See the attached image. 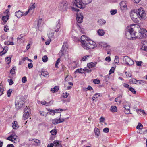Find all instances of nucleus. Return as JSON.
Returning a JSON list of instances; mask_svg holds the SVG:
<instances>
[{
	"label": "nucleus",
	"mask_w": 147,
	"mask_h": 147,
	"mask_svg": "<svg viewBox=\"0 0 147 147\" xmlns=\"http://www.w3.org/2000/svg\"><path fill=\"white\" fill-rule=\"evenodd\" d=\"M105 60L108 62H110L111 60L110 57L109 56H108L105 58Z\"/></svg>",
	"instance_id": "64"
},
{
	"label": "nucleus",
	"mask_w": 147,
	"mask_h": 147,
	"mask_svg": "<svg viewBox=\"0 0 147 147\" xmlns=\"http://www.w3.org/2000/svg\"><path fill=\"white\" fill-rule=\"evenodd\" d=\"M100 82V81L99 79H95L94 80L93 82L95 84H98Z\"/></svg>",
	"instance_id": "51"
},
{
	"label": "nucleus",
	"mask_w": 147,
	"mask_h": 147,
	"mask_svg": "<svg viewBox=\"0 0 147 147\" xmlns=\"http://www.w3.org/2000/svg\"><path fill=\"white\" fill-rule=\"evenodd\" d=\"M24 104V101L21 99H19V100H16L15 102L16 108L18 109L22 107Z\"/></svg>",
	"instance_id": "10"
},
{
	"label": "nucleus",
	"mask_w": 147,
	"mask_h": 147,
	"mask_svg": "<svg viewBox=\"0 0 147 147\" xmlns=\"http://www.w3.org/2000/svg\"><path fill=\"white\" fill-rule=\"evenodd\" d=\"M110 13L111 15H113L117 13V10L116 9L111 10L110 11Z\"/></svg>",
	"instance_id": "44"
},
{
	"label": "nucleus",
	"mask_w": 147,
	"mask_h": 147,
	"mask_svg": "<svg viewBox=\"0 0 147 147\" xmlns=\"http://www.w3.org/2000/svg\"><path fill=\"white\" fill-rule=\"evenodd\" d=\"M92 0H74L73 5L83 9L85 7V5L88 4L91 2Z\"/></svg>",
	"instance_id": "3"
},
{
	"label": "nucleus",
	"mask_w": 147,
	"mask_h": 147,
	"mask_svg": "<svg viewBox=\"0 0 147 147\" xmlns=\"http://www.w3.org/2000/svg\"><path fill=\"white\" fill-rule=\"evenodd\" d=\"M83 18V17L82 13H79L77 15L76 20L78 23H82Z\"/></svg>",
	"instance_id": "12"
},
{
	"label": "nucleus",
	"mask_w": 147,
	"mask_h": 147,
	"mask_svg": "<svg viewBox=\"0 0 147 147\" xmlns=\"http://www.w3.org/2000/svg\"><path fill=\"white\" fill-rule=\"evenodd\" d=\"M56 23V26L54 28L55 31L56 32H58L59 30L61 25L60 19H59L57 21Z\"/></svg>",
	"instance_id": "13"
},
{
	"label": "nucleus",
	"mask_w": 147,
	"mask_h": 147,
	"mask_svg": "<svg viewBox=\"0 0 147 147\" xmlns=\"http://www.w3.org/2000/svg\"><path fill=\"white\" fill-rule=\"evenodd\" d=\"M135 62L136 63V65L138 66H141L142 63V61H135Z\"/></svg>",
	"instance_id": "57"
},
{
	"label": "nucleus",
	"mask_w": 147,
	"mask_h": 147,
	"mask_svg": "<svg viewBox=\"0 0 147 147\" xmlns=\"http://www.w3.org/2000/svg\"><path fill=\"white\" fill-rule=\"evenodd\" d=\"M77 73H79L81 74L83 73H84L83 72V69H82V68H80L76 69L74 72V73L76 74Z\"/></svg>",
	"instance_id": "27"
},
{
	"label": "nucleus",
	"mask_w": 147,
	"mask_h": 147,
	"mask_svg": "<svg viewBox=\"0 0 147 147\" xmlns=\"http://www.w3.org/2000/svg\"><path fill=\"white\" fill-rule=\"evenodd\" d=\"M25 35L24 34H22L20 36H19L17 38V39L18 41L19 40L22 39V38Z\"/></svg>",
	"instance_id": "50"
},
{
	"label": "nucleus",
	"mask_w": 147,
	"mask_h": 147,
	"mask_svg": "<svg viewBox=\"0 0 147 147\" xmlns=\"http://www.w3.org/2000/svg\"><path fill=\"white\" fill-rule=\"evenodd\" d=\"M111 111L113 112H116L117 111V108L116 106H112L111 107Z\"/></svg>",
	"instance_id": "26"
},
{
	"label": "nucleus",
	"mask_w": 147,
	"mask_h": 147,
	"mask_svg": "<svg viewBox=\"0 0 147 147\" xmlns=\"http://www.w3.org/2000/svg\"><path fill=\"white\" fill-rule=\"evenodd\" d=\"M69 94L67 92L65 93H63L62 94V96L63 98H67Z\"/></svg>",
	"instance_id": "52"
},
{
	"label": "nucleus",
	"mask_w": 147,
	"mask_h": 147,
	"mask_svg": "<svg viewBox=\"0 0 147 147\" xmlns=\"http://www.w3.org/2000/svg\"><path fill=\"white\" fill-rule=\"evenodd\" d=\"M104 77L105 78L104 81L106 82H108L109 80L110 79L109 75L108 74L106 75Z\"/></svg>",
	"instance_id": "37"
},
{
	"label": "nucleus",
	"mask_w": 147,
	"mask_h": 147,
	"mask_svg": "<svg viewBox=\"0 0 147 147\" xmlns=\"http://www.w3.org/2000/svg\"><path fill=\"white\" fill-rule=\"evenodd\" d=\"M42 24V19H39L38 21L37 26L38 27H39Z\"/></svg>",
	"instance_id": "49"
},
{
	"label": "nucleus",
	"mask_w": 147,
	"mask_h": 147,
	"mask_svg": "<svg viewBox=\"0 0 147 147\" xmlns=\"http://www.w3.org/2000/svg\"><path fill=\"white\" fill-rule=\"evenodd\" d=\"M92 71V69L90 68L85 67L83 69V72L88 73H90Z\"/></svg>",
	"instance_id": "24"
},
{
	"label": "nucleus",
	"mask_w": 147,
	"mask_h": 147,
	"mask_svg": "<svg viewBox=\"0 0 147 147\" xmlns=\"http://www.w3.org/2000/svg\"><path fill=\"white\" fill-rule=\"evenodd\" d=\"M89 39L85 35H82L81 37V42L82 47L86 49H92L96 46V45L94 42L91 41L89 42Z\"/></svg>",
	"instance_id": "2"
},
{
	"label": "nucleus",
	"mask_w": 147,
	"mask_h": 147,
	"mask_svg": "<svg viewBox=\"0 0 147 147\" xmlns=\"http://www.w3.org/2000/svg\"><path fill=\"white\" fill-rule=\"evenodd\" d=\"M137 111L138 112V111H139L141 113H142L143 115H146V114L145 113V111L143 110H142L141 109H138L137 110Z\"/></svg>",
	"instance_id": "58"
},
{
	"label": "nucleus",
	"mask_w": 147,
	"mask_h": 147,
	"mask_svg": "<svg viewBox=\"0 0 147 147\" xmlns=\"http://www.w3.org/2000/svg\"><path fill=\"white\" fill-rule=\"evenodd\" d=\"M142 49L144 51H147V41H142Z\"/></svg>",
	"instance_id": "16"
},
{
	"label": "nucleus",
	"mask_w": 147,
	"mask_h": 147,
	"mask_svg": "<svg viewBox=\"0 0 147 147\" xmlns=\"http://www.w3.org/2000/svg\"><path fill=\"white\" fill-rule=\"evenodd\" d=\"M144 81L142 80H137L136 81V84H140L144 83Z\"/></svg>",
	"instance_id": "40"
},
{
	"label": "nucleus",
	"mask_w": 147,
	"mask_h": 147,
	"mask_svg": "<svg viewBox=\"0 0 147 147\" xmlns=\"http://www.w3.org/2000/svg\"><path fill=\"white\" fill-rule=\"evenodd\" d=\"M6 62L8 64H9L11 61V59L10 57H7L6 58Z\"/></svg>",
	"instance_id": "41"
},
{
	"label": "nucleus",
	"mask_w": 147,
	"mask_h": 147,
	"mask_svg": "<svg viewBox=\"0 0 147 147\" xmlns=\"http://www.w3.org/2000/svg\"><path fill=\"white\" fill-rule=\"evenodd\" d=\"M105 31L102 29H99L97 31V33L99 36H103L105 34Z\"/></svg>",
	"instance_id": "17"
},
{
	"label": "nucleus",
	"mask_w": 147,
	"mask_h": 147,
	"mask_svg": "<svg viewBox=\"0 0 147 147\" xmlns=\"http://www.w3.org/2000/svg\"><path fill=\"white\" fill-rule=\"evenodd\" d=\"M29 113H25L24 114L23 118L24 120L27 119L29 117Z\"/></svg>",
	"instance_id": "33"
},
{
	"label": "nucleus",
	"mask_w": 147,
	"mask_h": 147,
	"mask_svg": "<svg viewBox=\"0 0 147 147\" xmlns=\"http://www.w3.org/2000/svg\"><path fill=\"white\" fill-rule=\"evenodd\" d=\"M22 80L23 83H25L27 81L26 78L25 76L23 77L22 78Z\"/></svg>",
	"instance_id": "55"
},
{
	"label": "nucleus",
	"mask_w": 147,
	"mask_h": 147,
	"mask_svg": "<svg viewBox=\"0 0 147 147\" xmlns=\"http://www.w3.org/2000/svg\"><path fill=\"white\" fill-rule=\"evenodd\" d=\"M109 131V129L108 128L106 127L104 128L103 129V131L105 133H108Z\"/></svg>",
	"instance_id": "59"
},
{
	"label": "nucleus",
	"mask_w": 147,
	"mask_h": 147,
	"mask_svg": "<svg viewBox=\"0 0 147 147\" xmlns=\"http://www.w3.org/2000/svg\"><path fill=\"white\" fill-rule=\"evenodd\" d=\"M12 127L13 129H16L19 127V126L17 122L16 121H14L12 123Z\"/></svg>",
	"instance_id": "20"
},
{
	"label": "nucleus",
	"mask_w": 147,
	"mask_h": 147,
	"mask_svg": "<svg viewBox=\"0 0 147 147\" xmlns=\"http://www.w3.org/2000/svg\"><path fill=\"white\" fill-rule=\"evenodd\" d=\"M8 82L9 83L10 85H11L13 84L14 82L11 79H8L7 80Z\"/></svg>",
	"instance_id": "48"
},
{
	"label": "nucleus",
	"mask_w": 147,
	"mask_h": 147,
	"mask_svg": "<svg viewBox=\"0 0 147 147\" xmlns=\"http://www.w3.org/2000/svg\"><path fill=\"white\" fill-rule=\"evenodd\" d=\"M35 4H36V3H34V4L32 3L31 4L30 8L28 9L30 11L31 10H32V9H34L35 8Z\"/></svg>",
	"instance_id": "35"
},
{
	"label": "nucleus",
	"mask_w": 147,
	"mask_h": 147,
	"mask_svg": "<svg viewBox=\"0 0 147 147\" xmlns=\"http://www.w3.org/2000/svg\"><path fill=\"white\" fill-rule=\"evenodd\" d=\"M9 30L8 26L7 25H5L4 27V30L5 32H7Z\"/></svg>",
	"instance_id": "60"
},
{
	"label": "nucleus",
	"mask_w": 147,
	"mask_h": 147,
	"mask_svg": "<svg viewBox=\"0 0 147 147\" xmlns=\"http://www.w3.org/2000/svg\"><path fill=\"white\" fill-rule=\"evenodd\" d=\"M54 89V92H53V93H54L58 91L59 89V88L58 86H55L53 88H51V91H52V90Z\"/></svg>",
	"instance_id": "30"
},
{
	"label": "nucleus",
	"mask_w": 147,
	"mask_h": 147,
	"mask_svg": "<svg viewBox=\"0 0 147 147\" xmlns=\"http://www.w3.org/2000/svg\"><path fill=\"white\" fill-rule=\"evenodd\" d=\"M97 62H90L87 63V66L88 68H91L95 67L96 65L97 64Z\"/></svg>",
	"instance_id": "14"
},
{
	"label": "nucleus",
	"mask_w": 147,
	"mask_h": 147,
	"mask_svg": "<svg viewBox=\"0 0 147 147\" xmlns=\"http://www.w3.org/2000/svg\"><path fill=\"white\" fill-rule=\"evenodd\" d=\"M16 67H13L10 70V73L12 74H14L15 73V70H16Z\"/></svg>",
	"instance_id": "34"
},
{
	"label": "nucleus",
	"mask_w": 147,
	"mask_h": 147,
	"mask_svg": "<svg viewBox=\"0 0 147 147\" xmlns=\"http://www.w3.org/2000/svg\"><path fill=\"white\" fill-rule=\"evenodd\" d=\"M9 17V16L8 14L6 15V16H3L2 18L3 20L5 22H6L8 19Z\"/></svg>",
	"instance_id": "29"
},
{
	"label": "nucleus",
	"mask_w": 147,
	"mask_h": 147,
	"mask_svg": "<svg viewBox=\"0 0 147 147\" xmlns=\"http://www.w3.org/2000/svg\"><path fill=\"white\" fill-rule=\"evenodd\" d=\"M119 58L117 56H116L115 59V62L116 63H118L119 62Z\"/></svg>",
	"instance_id": "43"
},
{
	"label": "nucleus",
	"mask_w": 147,
	"mask_h": 147,
	"mask_svg": "<svg viewBox=\"0 0 147 147\" xmlns=\"http://www.w3.org/2000/svg\"><path fill=\"white\" fill-rule=\"evenodd\" d=\"M54 35V32H51V33H49L48 34V36L49 38L50 39Z\"/></svg>",
	"instance_id": "56"
},
{
	"label": "nucleus",
	"mask_w": 147,
	"mask_h": 147,
	"mask_svg": "<svg viewBox=\"0 0 147 147\" xmlns=\"http://www.w3.org/2000/svg\"><path fill=\"white\" fill-rule=\"evenodd\" d=\"M12 90L11 89H9L7 91V94L8 97H9L10 96L11 94V93Z\"/></svg>",
	"instance_id": "53"
},
{
	"label": "nucleus",
	"mask_w": 147,
	"mask_h": 147,
	"mask_svg": "<svg viewBox=\"0 0 147 147\" xmlns=\"http://www.w3.org/2000/svg\"><path fill=\"white\" fill-rule=\"evenodd\" d=\"M40 75L44 77H46L48 75V73L46 71L42 70L40 72Z\"/></svg>",
	"instance_id": "22"
},
{
	"label": "nucleus",
	"mask_w": 147,
	"mask_h": 147,
	"mask_svg": "<svg viewBox=\"0 0 147 147\" xmlns=\"http://www.w3.org/2000/svg\"><path fill=\"white\" fill-rule=\"evenodd\" d=\"M137 80L136 79L133 78L130 79L129 80V82L131 84H136V83Z\"/></svg>",
	"instance_id": "28"
},
{
	"label": "nucleus",
	"mask_w": 147,
	"mask_h": 147,
	"mask_svg": "<svg viewBox=\"0 0 147 147\" xmlns=\"http://www.w3.org/2000/svg\"><path fill=\"white\" fill-rule=\"evenodd\" d=\"M123 60L124 63H125L128 65H132L134 64L133 61L128 56H125L123 57Z\"/></svg>",
	"instance_id": "7"
},
{
	"label": "nucleus",
	"mask_w": 147,
	"mask_h": 147,
	"mask_svg": "<svg viewBox=\"0 0 147 147\" xmlns=\"http://www.w3.org/2000/svg\"><path fill=\"white\" fill-rule=\"evenodd\" d=\"M50 133L53 135H55L57 133V131L56 129H53L50 131Z\"/></svg>",
	"instance_id": "38"
},
{
	"label": "nucleus",
	"mask_w": 147,
	"mask_h": 147,
	"mask_svg": "<svg viewBox=\"0 0 147 147\" xmlns=\"http://www.w3.org/2000/svg\"><path fill=\"white\" fill-rule=\"evenodd\" d=\"M114 70H115L114 67H112L109 71V74L110 75V74H111L114 73Z\"/></svg>",
	"instance_id": "46"
},
{
	"label": "nucleus",
	"mask_w": 147,
	"mask_h": 147,
	"mask_svg": "<svg viewBox=\"0 0 147 147\" xmlns=\"http://www.w3.org/2000/svg\"><path fill=\"white\" fill-rule=\"evenodd\" d=\"M23 15V13L20 10H18L15 13V15L18 18H20Z\"/></svg>",
	"instance_id": "19"
},
{
	"label": "nucleus",
	"mask_w": 147,
	"mask_h": 147,
	"mask_svg": "<svg viewBox=\"0 0 147 147\" xmlns=\"http://www.w3.org/2000/svg\"><path fill=\"white\" fill-rule=\"evenodd\" d=\"M12 134H11L7 139L10 141L14 142L15 143H17L19 142V139L18 137L16 135V134L13 131L11 132Z\"/></svg>",
	"instance_id": "5"
},
{
	"label": "nucleus",
	"mask_w": 147,
	"mask_h": 147,
	"mask_svg": "<svg viewBox=\"0 0 147 147\" xmlns=\"http://www.w3.org/2000/svg\"><path fill=\"white\" fill-rule=\"evenodd\" d=\"M137 13L138 18L141 20H144L146 18V13L144 9L142 7H140L137 10Z\"/></svg>",
	"instance_id": "6"
},
{
	"label": "nucleus",
	"mask_w": 147,
	"mask_h": 147,
	"mask_svg": "<svg viewBox=\"0 0 147 147\" xmlns=\"http://www.w3.org/2000/svg\"><path fill=\"white\" fill-rule=\"evenodd\" d=\"M130 16L132 20L135 22H137V18H138L136 10H132L130 12Z\"/></svg>",
	"instance_id": "9"
},
{
	"label": "nucleus",
	"mask_w": 147,
	"mask_h": 147,
	"mask_svg": "<svg viewBox=\"0 0 147 147\" xmlns=\"http://www.w3.org/2000/svg\"><path fill=\"white\" fill-rule=\"evenodd\" d=\"M50 113H49L50 114H52L53 113V115H54L55 113H56V112L55 111L53 110H50Z\"/></svg>",
	"instance_id": "63"
},
{
	"label": "nucleus",
	"mask_w": 147,
	"mask_h": 147,
	"mask_svg": "<svg viewBox=\"0 0 147 147\" xmlns=\"http://www.w3.org/2000/svg\"><path fill=\"white\" fill-rule=\"evenodd\" d=\"M68 3L65 0L61 1L59 5V9L62 11H66L68 7Z\"/></svg>",
	"instance_id": "4"
},
{
	"label": "nucleus",
	"mask_w": 147,
	"mask_h": 147,
	"mask_svg": "<svg viewBox=\"0 0 147 147\" xmlns=\"http://www.w3.org/2000/svg\"><path fill=\"white\" fill-rule=\"evenodd\" d=\"M61 141L55 140L52 143L53 144L54 146H57L62 147V145L61 144Z\"/></svg>",
	"instance_id": "15"
},
{
	"label": "nucleus",
	"mask_w": 147,
	"mask_h": 147,
	"mask_svg": "<svg viewBox=\"0 0 147 147\" xmlns=\"http://www.w3.org/2000/svg\"><path fill=\"white\" fill-rule=\"evenodd\" d=\"M5 48H6V49L7 50H8V47H5L3 49V50L2 51H1L0 52V55L1 56L3 55V54H5L6 53L7 51L6 50H5V51H4Z\"/></svg>",
	"instance_id": "31"
},
{
	"label": "nucleus",
	"mask_w": 147,
	"mask_h": 147,
	"mask_svg": "<svg viewBox=\"0 0 147 147\" xmlns=\"http://www.w3.org/2000/svg\"><path fill=\"white\" fill-rule=\"evenodd\" d=\"M100 93H96L93 97L92 99L93 100H94L95 98H97L100 96Z\"/></svg>",
	"instance_id": "36"
},
{
	"label": "nucleus",
	"mask_w": 147,
	"mask_h": 147,
	"mask_svg": "<svg viewBox=\"0 0 147 147\" xmlns=\"http://www.w3.org/2000/svg\"><path fill=\"white\" fill-rule=\"evenodd\" d=\"M28 59V58L26 57H25L22 59V63H23L26 60Z\"/></svg>",
	"instance_id": "62"
},
{
	"label": "nucleus",
	"mask_w": 147,
	"mask_h": 147,
	"mask_svg": "<svg viewBox=\"0 0 147 147\" xmlns=\"http://www.w3.org/2000/svg\"><path fill=\"white\" fill-rule=\"evenodd\" d=\"M106 22L105 20L102 19H99L98 21V24L101 26L105 24Z\"/></svg>",
	"instance_id": "21"
},
{
	"label": "nucleus",
	"mask_w": 147,
	"mask_h": 147,
	"mask_svg": "<svg viewBox=\"0 0 147 147\" xmlns=\"http://www.w3.org/2000/svg\"><path fill=\"white\" fill-rule=\"evenodd\" d=\"M94 132L95 135L97 136V137H98L100 135V132L99 129L97 127H95L94 130Z\"/></svg>",
	"instance_id": "18"
},
{
	"label": "nucleus",
	"mask_w": 147,
	"mask_h": 147,
	"mask_svg": "<svg viewBox=\"0 0 147 147\" xmlns=\"http://www.w3.org/2000/svg\"><path fill=\"white\" fill-rule=\"evenodd\" d=\"M60 119V117L59 118H56L54 119H53L52 120V123H53L55 124H57L58 123H60L59 122V119Z\"/></svg>",
	"instance_id": "23"
},
{
	"label": "nucleus",
	"mask_w": 147,
	"mask_h": 147,
	"mask_svg": "<svg viewBox=\"0 0 147 147\" xmlns=\"http://www.w3.org/2000/svg\"><path fill=\"white\" fill-rule=\"evenodd\" d=\"M53 100H51L49 102H47L46 105V106H50L53 104Z\"/></svg>",
	"instance_id": "54"
},
{
	"label": "nucleus",
	"mask_w": 147,
	"mask_h": 147,
	"mask_svg": "<svg viewBox=\"0 0 147 147\" xmlns=\"http://www.w3.org/2000/svg\"><path fill=\"white\" fill-rule=\"evenodd\" d=\"M24 111L25 113H29L30 111V109L29 108L26 106L24 109Z\"/></svg>",
	"instance_id": "39"
},
{
	"label": "nucleus",
	"mask_w": 147,
	"mask_h": 147,
	"mask_svg": "<svg viewBox=\"0 0 147 147\" xmlns=\"http://www.w3.org/2000/svg\"><path fill=\"white\" fill-rule=\"evenodd\" d=\"M127 2L125 1H122L120 3V8L121 10L124 11L127 9Z\"/></svg>",
	"instance_id": "11"
},
{
	"label": "nucleus",
	"mask_w": 147,
	"mask_h": 147,
	"mask_svg": "<svg viewBox=\"0 0 147 147\" xmlns=\"http://www.w3.org/2000/svg\"><path fill=\"white\" fill-rule=\"evenodd\" d=\"M33 64L31 63H29L28 64V67L29 69H31L33 67Z\"/></svg>",
	"instance_id": "61"
},
{
	"label": "nucleus",
	"mask_w": 147,
	"mask_h": 147,
	"mask_svg": "<svg viewBox=\"0 0 147 147\" xmlns=\"http://www.w3.org/2000/svg\"><path fill=\"white\" fill-rule=\"evenodd\" d=\"M127 38L130 40L142 38L147 35V31L138 25H131L127 26L125 32Z\"/></svg>",
	"instance_id": "1"
},
{
	"label": "nucleus",
	"mask_w": 147,
	"mask_h": 147,
	"mask_svg": "<svg viewBox=\"0 0 147 147\" xmlns=\"http://www.w3.org/2000/svg\"><path fill=\"white\" fill-rule=\"evenodd\" d=\"M42 61L44 62H46L48 60V58L47 56H44L42 58Z\"/></svg>",
	"instance_id": "42"
},
{
	"label": "nucleus",
	"mask_w": 147,
	"mask_h": 147,
	"mask_svg": "<svg viewBox=\"0 0 147 147\" xmlns=\"http://www.w3.org/2000/svg\"><path fill=\"white\" fill-rule=\"evenodd\" d=\"M60 59L59 58L57 61L56 62V63H55V67L56 68H58V64L60 62Z\"/></svg>",
	"instance_id": "47"
},
{
	"label": "nucleus",
	"mask_w": 147,
	"mask_h": 147,
	"mask_svg": "<svg viewBox=\"0 0 147 147\" xmlns=\"http://www.w3.org/2000/svg\"><path fill=\"white\" fill-rule=\"evenodd\" d=\"M90 55H86L84 56L81 59V61H86L87 59H88V58L90 57Z\"/></svg>",
	"instance_id": "32"
},
{
	"label": "nucleus",
	"mask_w": 147,
	"mask_h": 147,
	"mask_svg": "<svg viewBox=\"0 0 147 147\" xmlns=\"http://www.w3.org/2000/svg\"><path fill=\"white\" fill-rule=\"evenodd\" d=\"M66 43L64 42L62 47L59 52V54L61 57L64 56L66 53L68 47L66 45Z\"/></svg>",
	"instance_id": "8"
},
{
	"label": "nucleus",
	"mask_w": 147,
	"mask_h": 147,
	"mask_svg": "<svg viewBox=\"0 0 147 147\" xmlns=\"http://www.w3.org/2000/svg\"><path fill=\"white\" fill-rule=\"evenodd\" d=\"M129 90L133 94H135L136 93V91H135V89L132 87H130L129 88Z\"/></svg>",
	"instance_id": "45"
},
{
	"label": "nucleus",
	"mask_w": 147,
	"mask_h": 147,
	"mask_svg": "<svg viewBox=\"0 0 147 147\" xmlns=\"http://www.w3.org/2000/svg\"><path fill=\"white\" fill-rule=\"evenodd\" d=\"M127 103L128 106H127V105H124V108H125V110H130V108L131 106V104L129 102H127Z\"/></svg>",
	"instance_id": "25"
}]
</instances>
